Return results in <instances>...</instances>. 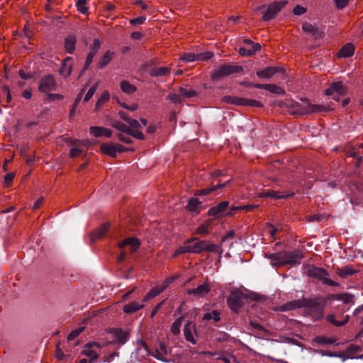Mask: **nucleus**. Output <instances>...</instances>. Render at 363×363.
<instances>
[{"instance_id":"412c9836","label":"nucleus","mask_w":363,"mask_h":363,"mask_svg":"<svg viewBox=\"0 0 363 363\" xmlns=\"http://www.w3.org/2000/svg\"><path fill=\"white\" fill-rule=\"evenodd\" d=\"M338 93L342 95L346 94V89L341 82H333L329 88L325 91V95H330L332 94Z\"/></svg>"},{"instance_id":"de8ad7c7","label":"nucleus","mask_w":363,"mask_h":363,"mask_svg":"<svg viewBox=\"0 0 363 363\" xmlns=\"http://www.w3.org/2000/svg\"><path fill=\"white\" fill-rule=\"evenodd\" d=\"M84 90V89L83 90H82V91L80 93L78 94L77 98L75 99L74 102L72 104V108L69 112V118H72L74 116L76 108L78 106V104L82 99Z\"/></svg>"},{"instance_id":"f8f14e48","label":"nucleus","mask_w":363,"mask_h":363,"mask_svg":"<svg viewBox=\"0 0 363 363\" xmlns=\"http://www.w3.org/2000/svg\"><path fill=\"white\" fill-rule=\"evenodd\" d=\"M140 245V242L139 239L135 238H128L118 243V247L121 249H123L125 247H129L130 252L133 253L137 251Z\"/></svg>"},{"instance_id":"5701e85b","label":"nucleus","mask_w":363,"mask_h":363,"mask_svg":"<svg viewBox=\"0 0 363 363\" xmlns=\"http://www.w3.org/2000/svg\"><path fill=\"white\" fill-rule=\"evenodd\" d=\"M294 195V193L285 194L281 191L267 190L262 193V197H268L274 199H287Z\"/></svg>"},{"instance_id":"7ed1b4c3","label":"nucleus","mask_w":363,"mask_h":363,"mask_svg":"<svg viewBox=\"0 0 363 363\" xmlns=\"http://www.w3.org/2000/svg\"><path fill=\"white\" fill-rule=\"evenodd\" d=\"M245 294L240 289H235L230 291L227 298V303L233 312L238 313L244 305V300L246 298Z\"/></svg>"},{"instance_id":"bf43d9fd","label":"nucleus","mask_w":363,"mask_h":363,"mask_svg":"<svg viewBox=\"0 0 363 363\" xmlns=\"http://www.w3.org/2000/svg\"><path fill=\"white\" fill-rule=\"evenodd\" d=\"M84 330V327H79L78 328H76L73 330L68 335V340L71 341L74 340L77 337L79 336V335Z\"/></svg>"},{"instance_id":"8fccbe9b","label":"nucleus","mask_w":363,"mask_h":363,"mask_svg":"<svg viewBox=\"0 0 363 363\" xmlns=\"http://www.w3.org/2000/svg\"><path fill=\"white\" fill-rule=\"evenodd\" d=\"M204 251L210 252H221V250H220V247L218 245L213 243H208L207 241H206Z\"/></svg>"},{"instance_id":"37998d69","label":"nucleus","mask_w":363,"mask_h":363,"mask_svg":"<svg viewBox=\"0 0 363 363\" xmlns=\"http://www.w3.org/2000/svg\"><path fill=\"white\" fill-rule=\"evenodd\" d=\"M220 312L218 310H213L212 312L206 313L203 315V320H214L216 322H218L220 320Z\"/></svg>"},{"instance_id":"4c0bfd02","label":"nucleus","mask_w":363,"mask_h":363,"mask_svg":"<svg viewBox=\"0 0 363 363\" xmlns=\"http://www.w3.org/2000/svg\"><path fill=\"white\" fill-rule=\"evenodd\" d=\"M285 106L288 108H292L293 111H291L292 114H299L301 115L300 113H296V111L301 108V107H306V105H301L299 103L294 101L293 100H288L284 104Z\"/></svg>"},{"instance_id":"6ab92c4d","label":"nucleus","mask_w":363,"mask_h":363,"mask_svg":"<svg viewBox=\"0 0 363 363\" xmlns=\"http://www.w3.org/2000/svg\"><path fill=\"white\" fill-rule=\"evenodd\" d=\"M229 182V180L223 182V183H218L216 185H213L211 187H206L202 189H197L194 191V196H208L211 194L212 192L215 191L216 190L224 187L226 186V184Z\"/></svg>"},{"instance_id":"9d476101","label":"nucleus","mask_w":363,"mask_h":363,"mask_svg":"<svg viewBox=\"0 0 363 363\" xmlns=\"http://www.w3.org/2000/svg\"><path fill=\"white\" fill-rule=\"evenodd\" d=\"M210 291L211 286L209 284L208 282H204L196 288L188 289L187 294L190 296H194L196 298H203Z\"/></svg>"},{"instance_id":"ea45409f","label":"nucleus","mask_w":363,"mask_h":363,"mask_svg":"<svg viewBox=\"0 0 363 363\" xmlns=\"http://www.w3.org/2000/svg\"><path fill=\"white\" fill-rule=\"evenodd\" d=\"M183 319V316L179 317L174 320V322L171 325L170 330L173 333V335H178L180 334V328L182 326Z\"/></svg>"},{"instance_id":"f03ea898","label":"nucleus","mask_w":363,"mask_h":363,"mask_svg":"<svg viewBox=\"0 0 363 363\" xmlns=\"http://www.w3.org/2000/svg\"><path fill=\"white\" fill-rule=\"evenodd\" d=\"M287 0L274 1L269 5H261L257 7V11L262 13V19L269 21L274 19L277 15L288 4Z\"/></svg>"},{"instance_id":"c85d7f7f","label":"nucleus","mask_w":363,"mask_h":363,"mask_svg":"<svg viewBox=\"0 0 363 363\" xmlns=\"http://www.w3.org/2000/svg\"><path fill=\"white\" fill-rule=\"evenodd\" d=\"M82 354L90 358L89 363H94L99 358L98 352L91 347H88L87 345H84Z\"/></svg>"},{"instance_id":"e2e57ef3","label":"nucleus","mask_w":363,"mask_h":363,"mask_svg":"<svg viewBox=\"0 0 363 363\" xmlns=\"http://www.w3.org/2000/svg\"><path fill=\"white\" fill-rule=\"evenodd\" d=\"M128 135H130V136H132L136 139L140 140H144L145 138L144 134L142 132L139 131L138 130H134L132 128H131V132H129Z\"/></svg>"},{"instance_id":"f3484780","label":"nucleus","mask_w":363,"mask_h":363,"mask_svg":"<svg viewBox=\"0 0 363 363\" xmlns=\"http://www.w3.org/2000/svg\"><path fill=\"white\" fill-rule=\"evenodd\" d=\"M302 30L315 39L321 38L323 34V31L315 26V24H302Z\"/></svg>"},{"instance_id":"7c9ffc66","label":"nucleus","mask_w":363,"mask_h":363,"mask_svg":"<svg viewBox=\"0 0 363 363\" xmlns=\"http://www.w3.org/2000/svg\"><path fill=\"white\" fill-rule=\"evenodd\" d=\"M222 100L225 103L235 104L237 106H244L245 102H246V98L232 96H225Z\"/></svg>"},{"instance_id":"2f4dec72","label":"nucleus","mask_w":363,"mask_h":363,"mask_svg":"<svg viewBox=\"0 0 363 363\" xmlns=\"http://www.w3.org/2000/svg\"><path fill=\"white\" fill-rule=\"evenodd\" d=\"M76 38L74 35H69L65 39V50L71 54L75 50Z\"/></svg>"},{"instance_id":"39448f33","label":"nucleus","mask_w":363,"mask_h":363,"mask_svg":"<svg viewBox=\"0 0 363 363\" xmlns=\"http://www.w3.org/2000/svg\"><path fill=\"white\" fill-rule=\"evenodd\" d=\"M307 274L309 277L317 279L322 281L323 284H327L332 286H338L340 284L329 278L328 274L325 269L316 267L315 265H311L308 268Z\"/></svg>"},{"instance_id":"052dcab7","label":"nucleus","mask_w":363,"mask_h":363,"mask_svg":"<svg viewBox=\"0 0 363 363\" xmlns=\"http://www.w3.org/2000/svg\"><path fill=\"white\" fill-rule=\"evenodd\" d=\"M306 11H307V8L304 7L303 6H301V5H296L293 9V11H292L293 14L295 16H301V15L306 13Z\"/></svg>"},{"instance_id":"a18cd8bd","label":"nucleus","mask_w":363,"mask_h":363,"mask_svg":"<svg viewBox=\"0 0 363 363\" xmlns=\"http://www.w3.org/2000/svg\"><path fill=\"white\" fill-rule=\"evenodd\" d=\"M266 90L279 95H284L285 94L284 89L276 84H267Z\"/></svg>"},{"instance_id":"e433bc0d","label":"nucleus","mask_w":363,"mask_h":363,"mask_svg":"<svg viewBox=\"0 0 363 363\" xmlns=\"http://www.w3.org/2000/svg\"><path fill=\"white\" fill-rule=\"evenodd\" d=\"M111 125L113 128L121 131V133L128 135L129 132H131V128L121 121H114Z\"/></svg>"},{"instance_id":"79ce46f5","label":"nucleus","mask_w":363,"mask_h":363,"mask_svg":"<svg viewBox=\"0 0 363 363\" xmlns=\"http://www.w3.org/2000/svg\"><path fill=\"white\" fill-rule=\"evenodd\" d=\"M165 289V286H162V288H157V287H155L153 289H152L143 298V301H146L147 300H150L151 298H153L154 297H155L156 296L159 295L160 294H161Z\"/></svg>"},{"instance_id":"4d7b16f0","label":"nucleus","mask_w":363,"mask_h":363,"mask_svg":"<svg viewBox=\"0 0 363 363\" xmlns=\"http://www.w3.org/2000/svg\"><path fill=\"white\" fill-rule=\"evenodd\" d=\"M325 320L328 322L333 324L334 325H335L337 327H340V326L345 325V322H340V321L337 320L335 318V315L333 314H330V315H327L325 317Z\"/></svg>"},{"instance_id":"423d86ee","label":"nucleus","mask_w":363,"mask_h":363,"mask_svg":"<svg viewBox=\"0 0 363 363\" xmlns=\"http://www.w3.org/2000/svg\"><path fill=\"white\" fill-rule=\"evenodd\" d=\"M57 88L56 82L52 74L43 76L39 82L38 90L42 93L55 91Z\"/></svg>"},{"instance_id":"0eeeda50","label":"nucleus","mask_w":363,"mask_h":363,"mask_svg":"<svg viewBox=\"0 0 363 363\" xmlns=\"http://www.w3.org/2000/svg\"><path fill=\"white\" fill-rule=\"evenodd\" d=\"M303 254L300 250H294L292 252H282L283 265L290 264L296 265L299 264L298 259L303 258Z\"/></svg>"},{"instance_id":"c756f323","label":"nucleus","mask_w":363,"mask_h":363,"mask_svg":"<svg viewBox=\"0 0 363 363\" xmlns=\"http://www.w3.org/2000/svg\"><path fill=\"white\" fill-rule=\"evenodd\" d=\"M303 303V300H294L292 301H289L285 304H283L281 306V311H291V310H294V309L298 308H303V306H302Z\"/></svg>"},{"instance_id":"dca6fc26","label":"nucleus","mask_w":363,"mask_h":363,"mask_svg":"<svg viewBox=\"0 0 363 363\" xmlns=\"http://www.w3.org/2000/svg\"><path fill=\"white\" fill-rule=\"evenodd\" d=\"M228 205V201H222L218 205L211 208L208 211V215L218 218L223 215V213L227 209Z\"/></svg>"},{"instance_id":"680f3d73","label":"nucleus","mask_w":363,"mask_h":363,"mask_svg":"<svg viewBox=\"0 0 363 363\" xmlns=\"http://www.w3.org/2000/svg\"><path fill=\"white\" fill-rule=\"evenodd\" d=\"M213 57V53L211 52H205L197 54L198 61L208 60Z\"/></svg>"},{"instance_id":"603ef678","label":"nucleus","mask_w":363,"mask_h":363,"mask_svg":"<svg viewBox=\"0 0 363 363\" xmlns=\"http://www.w3.org/2000/svg\"><path fill=\"white\" fill-rule=\"evenodd\" d=\"M157 63V62L156 60H154V59L150 60L143 63L140 67V69H141V71H143V72H146L149 69L150 70L152 67H156Z\"/></svg>"},{"instance_id":"4468645a","label":"nucleus","mask_w":363,"mask_h":363,"mask_svg":"<svg viewBox=\"0 0 363 363\" xmlns=\"http://www.w3.org/2000/svg\"><path fill=\"white\" fill-rule=\"evenodd\" d=\"M194 242L193 245H191V253L200 254L203 251H204V246L206 245V240H201L196 237H193L191 238L188 239L185 244H191Z\"/></svg>"},{"instance_id":"49530a36","label":"nucleus","mask_w":363,"mask_h":363,"mask_svg":"<svg viewBox=\"0 0 363 363\" xmlns=\"http://www.w3.org/2000/svg\"><path fill=\"white\" fill-rule=\"evenodd\" d=\"M268 259H271L273 262H276L278 264L283 265V257H282V252L273 253L270 255H266L265 256Z\"/></svg>"},{"instance_id":"393cba45","label":"nucleus","mask_w":363,"mask_h":363,"mask_svg":"<svg viewBox=\"0 0 363 363\" xmlns=\"http://www.w3.org/2000/svg\"><path fill=\"white\" fill-rule=\"evenodd\" d=\"M101 151L111 157H116V144L113 143H103L100 147Z\"/></svg>"},{"instance_id":"c03bdc74","label":"nucleus","mask_w":363,"mask_h":363,"mask_svg":"<svg viewBox=\"0 0 363 363\" xmlns=\"http://www.w3.org/2000/svg\"><path fill=\"white\" fill-rule=\"evenodd\" d=\"M315 340L319 345H331L335 342L336 339L333 337L328 338L324 336H317Z\"/></svg>"},{"instance_id":"f257e3e1","label":"nucleus","mask_w":363,"mask_h":363,"mask_svg":"<svg viewBox=\"0 0 363 363\" xmlns=\"http://www.w3.org/2000/svg\"><path fill=\"white\" fill-rule=\"evenodd\" d=\"M327 299L325 298H303V308L313 320L318 321L324 318V308Z\"/></svg>"},{"instance_id":"bb28decb","label":"nucleus","mask_w":363,"mask_h":363,"mask_svg":"<svg viewBox=\"0 0 363 363\" xmlns=\"http://www.w3.org/2000/svg\"><path fill=\"white\" fill-rule=\"evenodd\" d=\"M72 60L71 57H67L62 62L59 70L60 74L63 77H67L72 72V65L69 62Z\"/></svg>"},{"instance_id":"09e8293b","label":"nucleus","mask_w":363,"mask_h":363,"mask_svg":"<svg viewBox=\"0 0 363 363\" xmlns=\"http://www.w3.org/2000/svg\"><path fill=\"white\" fill-rule=\"evenodd\" d=\"M185 253H191V245L188 244L184 246H181L174 252L173 257H177L179 255L185 254Z\"/></svg>"},{"instance_id":"69168bd1","label":"nucleus","mask_w":363,"mask_h":363,"mask_svg":"<svg viewBox=\"0 0 363 363\" xmlns=\"http://www.w3.org/2000/svg\"><path fill=\"white\" fill-rule=\"evenodd\" d=\"M348 353L351 354H357L360 351H362V347L355 345H350L346 350Z\"/></svg>"},{"instance_id":"473e14b6","label":"nucleus","mask_w":363,"mask_h":363,"mask_svg":"<svg viewBox=\"0 0 363 363\" xmlns=\"http://www.w3.org/2000/svg\"><path fill=\"white\" fill-rule=\"evenodd\" d=\"M143 307V305H140L138 303L133 301L125 304L123 307V311L125 313L131 314L141 309Z\"/></svg>"},{"instance_id":"0e129e2a","label":"nucleus","mask_w":363,"mask_h":363,"mask_svg":"<svg viewBox=\"0 0 363 363\" xmlns=\"http://www.w3.org/2000/svg\"><path fill=\"white\" fill-rule=\"evenodd\" d=\"M245 106H251V107H262L263 105L260 101L257 100L248 99H246V102H245Z\"/></svg>"},{"instance_id":"5fc2aeb1","label":"nucleus","mask_w":363,"mask_h":363,"mask_svg":"<svg viewBox=\"0 0 363 363\" xmlns=\"http://www.w3.org/2000/svg\"><path fill=\"white\" fill-rule=\"evenodd\" d=\"M98 87V83H96L92 86L89 88L87 93L86 94L84 98V102L89 101L94 94L95 91H96Z\"/></svg>"},{"instance_id":"864d4df0","label":"nucleus","mask_w":363,"mask_h":363,"mask_svg":"<svg viewBox=\"0 0 363 363\" xmlns=\"http://www.w3.org/2000/svg\"><path fill=\"white\" fill-rule=\"evenodd\" d=\"M110 94L108 91H104L96 104V107H100L103 104L109 99Z\"/></svg>"},{"instance_id":"c9c22d12","label":"nucleus","mask_w":363,"mask_h":363,"mask_svg":"<svg viewBox=\"0 0 363 363\" xmlns=\"http://www.w3.org/2000/svg\"><path fill=\"white\" fill-rule=\"evenodd\" d=\"M120 86H121L122 91L127 94H131L135 92L137 90L136 86L131 84L127 80L121 81V82L120 84Z\"/></svg>"},{"instance_id":"a878e982","label":"nucleus","mask_w":363,"mask_h":363,"mask_svg":"<svg viewBox=\"0 0 363 363\" xmlns=\"http://www.w3.org/2000/svg\"><path fill=\"white\" fill-rule=\"evenodd\" d=\"M149 73L151 77H164L170 74L171 69L167 67H152Z\"/></svg>"},{"instance_id":"f704fd0d","label":"nucleus","mask_w":363,"mask_h":363,"mask_svg":"<svg viewBox=\"0 0 363 363\" xmlns=\"http://www.w3.org/2000/svg\"><path fill=\"white\" fill-rule=\"evenodd\" d=\"M115 53L113 52H111L109 50L106 51L98 63L99 68L103 69L111 61Z\"/></svg>"},{"instance_id":"338daca9","label":"nucleus","mask_w":363,"mask_h":363,"mask_svg":"<svg viewBox=\"0 0 363 363\" xmlns=\"http://www.w3.org/2000/svg\"><path fill=\"white\" fill-rule=\"evenodd\" d=\"M129 126L130 128H132L134 130H138L142 128L140 123L135 119H130L128 121Z\"/></svg>"},{"instance_id":"3c124183","label":"nucleus","mask_w":363,"mask_h":363,"mask_svg":"<svg viewBox=\"0 0 363 363\" xmlns=\"http://www.w3.org/2000/svg\"><path fill=\"white\" fill-rule=\"evenodd\" d=\"M116 8L115 5L113 4H108L106 6L105 10L104 11V13L102 14L103 16H106L108 19H111V21L115 19V17L113 16L112 14H109V12L114 10Z\"/></svg>"},{"instance_id":"cd10ccee","label":"nucleus","mask_w":363,"mask_h":363,"mask_svg":"<svg viewBox=\"0 0 363 363\" xmlns=\"http://www.w3.org/2000/svg\"><path fill=\"white\" fill-rule=\"evenodd\" d=\"M354 46L352 43H347L338 52L339 57H349L354 55Z\"/></svg>"},{"instance_id":"a211bd4d","label":"nucleus","mask_w":363,"mask_h":363,"mask_svg":"<svg viewBox=\"0 0 363 363\" xmlns=\"http://www.w3.org/2000/svg\"><path fill=\"white\" fill-rule=\"evenodd\" d=\"M89 133L96 138L101 136L111 138L112 135L111 130L103 126H91L89 128Z\"/></svg>"},{"instance_id":"13d9d810","label":"nucleus","mask_w":363,"mask_h":363,"mask_svg":"<svg viewBox=\"0 0 363 363\" xmlns=\"http://www.w3.org/2000/svg\"><path fill=\"white\" fill-rule=\"evenodd\" d=\"M181 60L186 62L198 61L197 54L186 53L181 57Z\"/></svg>"},{"instance_id":"774afa93","label":"nucleus","mask_w":363,"mask_h":363,"mask_svg":"<svg viewBox=\"0 0 363 363\" xmlns=\"http://www.w3.org/2000/svg\"><path fill=\"white\" fill-rule=\"evenodd\" d=\"M130 135H125L123 133H118L117 137L123 143L126 144H130L133 143V140L130 137Z\"/></svg>"},{"instance_id":"2eb2a0df","label":"nucleus","mask_w":363,"mask_h":363,"mask_svg":"<svg viewBox=\"0 0 363 363\" xmlns=\"http://www.w3.org/2000/svg\"><path fill=\"white\" fill-rule=\"evenodd\" d=\"M101 45V41L98 38H95L94 40L93 44L90 46V52L88 54L85 64H84V69H88L89 65L93 61V58L94 57L95 55L96 54L98 50L99 49Z\"/></svg>"},{"instance_id":"ddd939ff","label":"nucleus","mask_w":363,"mask_h":363,"mask_svg":"<svg viewBox=\"0 0 363 363\" xmlns=\"http://www.w3.org/2000/svg\"><path fill=\"white\" fill-rule=\"evenodd\" d=\"M329 108L318 104H311L307 103L306 107H301L296 113H300L301 115L308 114L311 113H320L328 111Z\"/></svg>"},{"instance_id":"72a5a7b5","label":"nucleus","mask_w":363,"mask_h":363,"mask_svg":"<svg viewBox=\"0 0 363 363\" xmlns=\"http://www.w3.org/2000/svg\"><path fill=\"white\" fill-rule=\"evenodd\" d=\"M179 92L184 98H193L198 95V93L188 85H186L184 87H179Z\"/></svg>"},{"instance_id":"20e7f679","label":"nucleus","mask_w":363,"mask_h":363,"mask_svg":"<svg viewBox=\"0 0 363 363\" xmlns=\"http://www.w3.org/2000/svg\"><path fill=\"white\" fill-rule=\"evenodd\" d=\"M242 67L240 65H233L230 64H223L214 69L211 74V79L213 81H218L221 78L227 77L230 74L239 73L242 71Z\"/></svg>"},{"instance_id":"aec40b11","label":"nucleus","mask_w":363,"mask_h":363,"mask_svg":"<svg viewBox=\"0 0 363 363\" xmlns=\"http://www.w3.org/2000/svg\"><path fill=\"white\" fill-rule=\"evenodd\" d=\"M109 224L104 223L100 228L90 233V242H94L96 240L102 238L109 229Z\"/></svg>"},{"instance_id":"58836bf2","label":"nucleus","mask_w":363,"mask_h":363,"mask_svg":"<svg viewBox=\"0 0 363 363\" xmlns=\"http://www.w3.org/2000/svg\"><path fill=\"white\" fill-rule=\"evenodd\" d=\"M213 220L208 219L197 228L196 233L199 235H206L208 233V228L212 225Z\"/></svg>"},{"instance_id":"4be33fe9","label":"nucleus","mask_w":363,"mask_h":363,"mask_svg":"<svg viewBox=\"0 0 363 363\" xmlns=\"http://www.w3.org/2000/svg\"><path fill=\"white\" fill-rule=\"evenodd\" d=\"M48 4L45 5V10L48 12V18L54 21H59L60 19H64L65 16L61 11H53L54 6L51 5L52 0H48Z\"/></svg>"},{"instance_id":"6e6552de","label":"nucleus","mask_w":363,"mask_h":363,"mask_svg":"<svg viewBox=\"0 0 363 363\" xmlns=\"http://www.w3.org/2000/svg\"><path fill=\"white\" fill-rule=\"evenodd\" d=\"M108 333H111L114 337V340L110 342L111 344L124 345L130 335L128 331L123 330L122 328H111Z\"/></svg>"},{"instance_id":"6e6d98bb","label":"nucleus","mask_w":363,"mask_h":363,"mask_svg":"<svg viewBox=\"0 0 363 363\" xmlns=\"http://www.w3.org/2000/svg\"><path fill=\"white\" fill-rule=\"evenodd\" d=\"M86 0H78L76 4L77 10L83 14L88 11V8L86 6Z\"/></svg>"},{"instance_id":"9b49d317","label":"nucleus","mask_w":363,"mask_h":363,"mask_svg":"<svg viewBox=\"0 0 363 363\" xmlns=\"http://www.w3.org/2000/svg\"><path fill=\"white\" fill-rule=\"evenodd\" d=\"M193 333H196V324L193 321L188 320L184 327V335L186 341L196 344V340L193 336Z\"/></svg>"},{"instance_id":"1a4fd4ad","label":"nucleus","mask_w":363,"mask_h":363,"mask_svg":"<svg viewBox=\"0 0 363 363\" xmlns=\"http://www.w3.org/2000/svg\"><path fill=\"white\" fill-rule=\"evenodd\" d=\"M284 68L281 67H267L262 70L257 71L256 74L261 79H269L277 73H284Z\"/></svg>"},{"instance_id":"b1692460","label":"nucleus","mask_w":363,"mask_h":363,"mask_svg":"<svg viewBox=\"0 0 363 363\" xmlns=\"http://www.w3.org/2000/svg\"><path fill=\"white\" fill-rule=\"evenodd\" d=\"M357 272V269H353L350 265H347L342 268L337 267L336 269V274L342 279H347L354 275Z\"/></svg>"},{"instance_id":"a19ab883","label":"nucleus","mask_w":363,"mask_h":363,"mask_svg":"<svg viewBox=\"0 0 363 363\" xmlns=\"http://www.w3.org/2000/svg\"><path fill=\"white\" fill-rule=\"evenodd\" d=\"M201 202L196 198H191L188 201L187 208L191 212H199V207L201 205Z\"/></svg>"}]
</instances>
